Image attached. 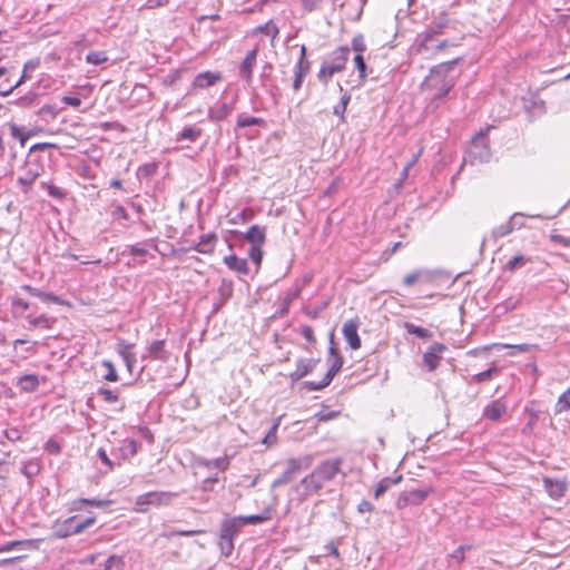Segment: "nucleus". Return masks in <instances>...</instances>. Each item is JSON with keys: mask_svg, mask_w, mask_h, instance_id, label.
Masks as SVG:
<instances>
[{"mask_svg": "<svg viewBox=\"0 0 570 570\" xmlns=\"http://www.w3.org/2000/svg\"><path fill=\"white\" fill-rule=\"evenodd\" d=\"M170 357V353L166 350V343L164 340H156L151 342L147 348V354L142 355V360L151 358L160 362H167Z\"/></svg>", "mask_w": 570, "mask_h": 570, "instance_id": "obj_14", "label": "nucleus"}, {"mask_svg": "<svg viewBox=\"0 0 570 570\" xmlns=\"http://www.w3.org/2000/svg\"><path fill=\"white\" fill-rule=\"evenodd\" d=\"M220 79L222 76L219 72L204 71L195 77L193 87L197 89H205L215 85Z\"/></svg>", "mask_w": 570, "mask_h": 570, "instance_id": "obj_19", "label": "nucleus"}, {"mask_svg": "<svg viewBox=\"0 0 570 570\" xmlns=\"http://www.w3.org/2000/svg\"><path fill=\"white\" fill-rule=\"evenodd\" d=\"M244 238L252 244V246H263L266 240V232L264 227L253 225L249 227Z\"/></svg>", "mask_w": 570, "mask_h": 570, "instance_id": "obj_20", "label": "nucleus"}, {"mask_svg": "<svg viewBox=\"0 0 570 570\" xmlns=\"http://www.w3.org/2000/svg\"><path fill=\"white\" fill-rule=\"evenodd\" d=\"M521 214L519 213H515L512 217H511V220L507 222L505 224L503 225H500L499 227L494 228L493 232H492V236L498 239V238H501V237H504L507 236L508 234H510L513 229H514V219L520 216Z\"/></svg>", "mask_w": 570, "mask_h": 570, "instance_id": "obj_31", "label": "nucleus"}, {"mask_svg": "<svg viewBox=\"0 0 570 570\" xmlns=\"http://www.w3.org/2000/svg\"><path fill=\"white\" fill-rule=\"evenodd\" d=\"M19 386L24 392H33L39 385V379L35 374H26L19 379Z\"/></svg>", "mask_w": 570, "mask_h": 570, "instance_id": "obj_27", "label": "nucleus"}, {"mask_svg": "<svg viewBox=\"0 0 570 570\" xmlns=\"http://www.w3.org/2000/svg\"><path fill=\"white\" fill-rule=\"evenodd\" d=\"M271 518H272L271 511L269 510H265L261 514H252V515L238 517V520L243 524H257V523H262L264 521H267Z\"/></svg>", "mask_w": 570, "mask_h": 570, "instance_id": "obj_33", "label": "nucleus"}, {"mask_svg": "<svg viewBox=\"0 0 570 570\" xmlns=\"http://www.w3.org/2000/svg\"><path fill=\"white\" fill-rule=\"evenodd\" d=\"M352 48L354 51L358 52L360 55L366 50V45H365V41H364V38L362 35H358L353 38Z\"/></svg>", "mask_w": 570, "mask_h": 570, "instance_id": "obj_57", "label": "nucleus"}, {"mask_svg": "<svg viewBox=\"0 0 570 570\" xmlns=\"http://www.w3.org/2000/svg\"><path fill=\"white\" fill-rule=\"evenodd\" d=\"M232 112V107L224 102L217 108H212L208 111V118L213 121H220Z\"/></svg>", "mask_w": 570, "mask_h": 570, "instance_id": "obj_29", "label": "nucleus"}, {"mask_svg": "<svg viewBox=\"0 0 570 570\" xmlns=\"http://www.w3.org/2000/svg\"><path fill=\"white\" fill-rule=\"evenodd\" d=\"M132 346H134L132 344L127 343L124 340L118 342L117 352L122 357V360H126V358L130 357L131 355H134V353L131 352Z\"/></svg>", "mask_w": 570, "mask_h": 570, "instance_id": "obj_48", "label": "nucleus"}, {"mask_svg": "<svg viewBox=\"0 0 570 570\" xmlns=\"http://www.w3.org/2000/svg\"><path fill=\"white\" fill-rule=\"evenodd\" d=\"M434 488L431 485L424 487L422 489L404 491L400 493L396 500V508L399 510H403L409 505H419L423 503L430 494L434 493Z\"/></svg>", "mask_w": 570, "mask_h": 570, "instance_id": "obj_9", "label": "nucleus"}, {"mask_svg": "<svg viewBox=\"0 0 570 570\" xmlns=\"http://www.w3.org/2000/svg\"><path fill=\"white\" fill-rule=\"evenodd\" d=\"M311 68L305 62H296L294 67V80L292 88L294 92L301 90L305 77L309 73Z\"/></svg>", "mask_w": 570, "mask_h": 570, "instance_id": "obj_22", "label": "nucleus"}, {"mask_svg": "<svg viewBox=\"0 0 570 570\" xmlns=\"http://www.w3.org/2000/svg\"><path fill=\"white\" fill-rule=\"evenodd\" d=\"M218 547L223 556L229 557L234 551L233 539L219 537Z\"/></svg>", "mask_w": 570, "mask_h": 570, "instance_id": "obj_46", "label": "nucleus"}, {"mask_svg": "<svg viewBox=\"0 0 570 570\" xmlns=\"http://www.w3.org/2000/svg\"><path fill=\"white\" fill-rule=\"evenodd\" d=\"M502 347L511 350V352L509 353L510 356H513V355H515L518 353H525V352H532V351H538L539 350V345H537V344H527V343H523V344H503Z\"/></svg>", "mask_w": 570, "mask_h": 570, "instance_id": "obj_34", "label": "nucleus"}, {"mask_svg": "<svg viewBox=\"0 0 570 570\" xmlns=\"http://www.w3.org/2000/svg\"><path fill=\"white\" fill-rule=\"evenodd\" d=\"M263 124H264V120L262 118L247 116L245 114L238 115L237 122H236L238 128L261 126Z\"/></svg>", "mask_w": 570, "mask_h": 570, "instance_id": "obj_37", "label": "nucleus"}, {"mask_svg": "<svg viewBox=\"0 0 570 570\" xmlns=\"http://www.w3.org/2000/svg\"><path fill=\"white\" fill-rule=\"evenodd\" d=\"M328 362H331V366L327 370L326 374L324 375V377L322 379L321 382H318V383L313 382V381L304 382V386L308 391H320V390H323L324 387H326L327 385H330L332 380L334 379V376L341 371V368L343 366V362H344L343 357L340 354V352L337 351V348L334 346L333 340H331Z\"/></svg>", "mask_w": 570, "mask_h": 570, "instance_id": "obj_5", "label": "nucleus"}, {"mask_svg": "<svg viewBox=\"0 0 570 570\" xmlns=\"http://www.w3.org/2000/svg\"><path fill=\"white\" fill-rule=\"evenodd\" d=\"M299 333L308 343H315L314 331L309 325H303Z\"/></svg>", "mask_w": 570, "mask_h": 570, "instance_id": "obj_59", "label": "nucleus"}, {"mask_svg": "<svg viewBox=\"0 0 570 570\" xmlns=\"http://www.w3.org/2000/svg\"><path fill=\"white\" fill-rule=\"evenodd\" d=\"M202 464L206 468H215L225 471L229 465V459L227 456H222L214 460H205Z\"/></svg>", "mask_w": 570, "mask_h": 570, "instance_id": "obj_40", "label": "nucleus"}, {"mask_svg": "<svg viewBox=\"0 0 570 570\" xmlns=\"http://www.w3.org/2000/svg\"><path fill=\"white\" fill-rule=\"evenodd\" d=\"M357 328L358 322L356 320L346 321L342 328L344 338L352 350H357L361 347V338L358 336Z\"/></svg>", "mask_w": 570, "mask_h": 570, "instance_id": "obj_15", "label": "nucleus"}, {"mask_svg": "<svg viewBox=\"0 0 570 570\" xmlns=\"http://www.w3.org/2000/svg\"><path fill=\"white\" fill-rule=\"evenodd\" d=\"M340 415L338 411H332L327 407L322 409L320 412L316 413V419L318 422H327L333 419H336Z\"/></svg>", "mask_w": 570, "mask_h": 570, "instance_id": "obj_49", "label": "nucleus"}, {"mask_svg": "<svg viewBox=\"0 0 570 570\" xmlns=\"http://www.w3.org/2000/svg\"><path fill=\"white\" fill-rule=\"evenodd\" d=\"M180 492H170V491H151L144 494H140L136 499V508L135 510L140 513L147 512V505L155 507H167L171 504L173 500L177 498Z\"/></svg>", "mask_w": 570, "mask_h": 570, "instance_id": "obj_6", "label": "nucleus"}, {"mask_svg": "<svg viewBox=\"0 0 570 570\" xmlns=\"http://www.w3.org/2000/svg\"><path fill=\"white\" fill-rule=\"evenodd\" d=\"M348 55L350 49L347 47H340L330 55L326 62L336 73L341 72L345 68Z\"/></svg>", "mask_w": 570, "mask_h": 570, "instance_id": "obj_16", "label": "nucleus"}, {"mask_svg": "<svg viewBox=\"0 0 570 570\" xmlns=\"http://www.w3.org/2000/svg\"><path fill=\"white\" fill-rule=\"evenodd\" d=\"M105 570H124L125 560L124 557L112 554L105 561Z\"/></svg>", "mask_w": 570, "mask_h": 570, "instance_id": "obj_38", "label": "nucleus"}, {"mask_svg": "<svg viewBox=\"0 0 570 570\" xmlns=\"http://www.w3.org/2000/svg\"><path fill=\"white\" fill-rule=\"evenodd\" d=\"M276 431H277V424H274L268 433L265 435L264 440H263V443L266 444V445H272V444H275L276 443Z\"/></svg>", "mask_w": 570, "mask_h": 570, "instance_id": "obj_62", "label": "nucleus"}, {"mask_svg": "<svg viewBox=\"0 0 570 570\" xmlns=\"http://www.w3.org/2000/svg\"><path fill=\"white\" fill-rule=\"evenodd\" d=\"M449 26L450 18L446 12L443 11L435 16L426 29L417 35L419 52L429 51L433 47L434 38L442 35Z\"/></svg>", "mask_w": 570, "mask_h": 570, "instance_id": "obj_4", "label": "nucleus"}, {"mask_svg": "<svg viewBox=\"0 0 570 570\" xmlns=\"http://www.w3.org/2000/svg\"><path fill=\"white\" fill-rule=\"evenodd\" d=\"M217 236L215 234L203 235L195 246V250L202 254H212L215 248Z\"/></svg>", "mask_w": 570, "mask_h": 570, "instance_id": "obj_23", "label": "nucleus"}, {"mask_svg": "<svg viewBox=\"0 0 570 570\" xmlns=\"http://www.w3.org/2000/svg\"><path fill=\"white\" fill-rule=\"evenodd\" d=\"M313 459L311 455L301 458H293L287 460L286 469L281 476L275 479L272 483V488L276 489L283 484H287L294 480V478L303 470H307L312 465Z\"/></svg>", "mask_w": 570, "mask_h": 570, "instance_id": "obj_7", "label": "nucleus"}, {"mask_svg": "<svg viewBox=\"0 0 570 570\" xmlns=\"http://www.w3.org/2000/svg\"><path fill=\"white\" fill-rule=\"evenodd\" d=\"M297 297V293L296 292H292V293H288L284 298H283V302H282V306H281V314H284V313H287L288 308H289V305L292 304V302Z\"/></svg>", "mask_w": 570, "mask_h": 570, "instance_id": "obj_61", "label": "nucleus"}, {"mask_svg": "<svg viewBox=\"0 0 570 570\" xmlns=\"http://www.w3.org/2000/svg\"><path fill=\"white\" fill-rule=\"evenodd\" d=\"M202 136V129L196 126L185 127L177 136V141L187 140L195 142Z\"/></svg>", "mask_w": 570, "mask_h": 570, "instance_id": "obj_28", "label": "nucleus"}, {"mask_svg": "<svg viewBox=\"0 0 570 570\" xmlns=\"http://www.w3.org/2000/svg\"><path fill=\"white\" fill-rule=\"evenodd\" d=\"M431 279H432L431 272H429L426 269H416L413 273L405 275L403 278V283L405 286L410 287L417 281L430 282Z\"/></svg>", "mask_w": 570, "mask_h": 570, "instance_id": "obj_24", "label": "nucleus"}, {"mask_svg": "<svg viewBox=\"0 0 570 570\" xmlns=\"http://www.w3.org/2000/svg\"><path fill=\"white\" fill-rule=\"evenodd\" d=\"M471 549H472V546H469V544L460 546L458 549H455L450 554V557L460 563L465 559V551L471 550Z\"/></svg>", "mask_w": 570, "mask_h": 570, "instance_id": "obj_54", "label": "nucleus"}, {"mask_svg": "<svg viewBox=\"0 0 570 570\" xmlns=\"http://www.w3.org/2000/svg\"><path fill=\"white\" fill-rule=\"evenodd\" d=\"M263 246H252L249 252H248V256L250 257V259L255 263L257 269L259 268L261 264H262V259H263V249H262Z\"/></svg>", "mask_w": 570, "mask_h": 570, "instance_id": "obj_50", "label": "nucleus"}, {"mask_svg": "<svg viewBox=\"0 0 570 570\" xmlns=\"http://www.w3.org/2000/svg\"><path fill=\"white\" fill-rule=\"evenodd\" d=\"M460 61L459 58L441 62L430 69V73L423 80L421 88L423 91L430 92V101L428 108L435 110L441 101L446 98L455 87L459 73L455 72V66Z\"/></svg>", "mask_w": 570, "mask_h": 570, "instance_id": "obj_1", "label": "nucleus"}, {"mask_svg": "<svg viewBox=\"0 0 570 570\" xmlns=\"http://www.w3.org/2000/svg\"><path fill=\"white\" fill-rule=\"evenodd\" d=\"M97 393L108 403H115L118 401V394L109 389L100 387Z\"/></svg>", "mask_w": 570, "mask_h": 570, "instance_id": "obj_55", "label": "nucleus"}, {"mask_svg": "<svg viewBox=\"0 0 570 570\" xmlns=\"http://www.w3.org/2000/svg\"><path fill=\"white\" fill-rule=\"evenodd\" d=\"M403 326L409 334L415 335L420 338L429 340L432 337V332L428 328L417 326L410 322H405Z\"/></svg>", "mask_w": 570, "mask_h": 570, "instance_id": "obj_32", "label": "nucleus"}, {"mask_svg": "<svg viewBox=\"0 0 570 570\" xmlns=\"http://www.w3.org/2000/svg\"><path fill=\"white\" fill-rule=\"evenodd\" d=\"M21 472L23 475L31 479V478L36 476L37 474H39L40 464L36 461H28L22 465Z\"/></svg>", "mask_w": 570, "mask_h": 570, "instance_id": "obj_41", "label": "nucleus"}, {"mask_svg": "<svg viewBox=\"0 0 570 570\" xmlns=\"http://www.w3.org/2000/svg\"><path fill=\"white\" fill-rule=\"evenodd\" d=\"M257 55V48L252 49L239 66V76L246 83H250L253 80V70L256 66Z\"/></svg>", "mask_w": 570, "mask_h": 570, "instance_id": "obj_13", "label": "nucleus"}, {"mask_svg": "<svg viewBox=\"0 0 570 570\" xmlns=\"http://www.w3.org/2000/svg\"><path fill=\"white\" fill-rule=\"evenodd\" d=\"M42 185L47 187L49 195L55 197V198L61 199L66 195L65 191L61 188L57 187V186L46 185L45 183Z\"/></svg>", "mask_w": 570, "mask_h": 570, "instance_id": "obj_63", "label": "nucleus"}, {"mask_svg": "<svg viewBox=\"0 0 570 570\" xmlns=\"http://www.w3.org/2000/svg\"><path fill=\"white\" fill-rule=\"evenodd\" d=\"M336 72L327 65L326 61H324L321 66V69L318 71V80L324 83V85H327L330 79L335 75Z\"/></svg>", "mask_w": 570, "mask_h": 570, "instance_id": "obj_44", "label": "nucleus"}, {"mask_svg": "<svg viewBox=\"0 0 570 570\" xmlns=\"http://www.w3.org/2000/svg\"><path fill=\"white\" fill-rule=\"evenodd\" d=\"M43 173V167L38 161H27V166L23 173L17 178V183L20 186L22 193L27 194L36 179Z\"/></svg>", "mask_w": 570, "mask_h": 570, "instance_id": "obj_10", "label": "nucleus"}, {"mask_svg": "<svg viewBox=\"0 0 570 570\" xmlns=\"http://www.w3.org/2000/svg\"><path fill=\"white\" fill-rule=\"evenodd\" d=\"M505 413H507V404L501 399H497L484 406L482 415L487 420L497 422Z\"/></svg>", "mask_w": 570, "mask_h": 570, "instance_id": "obj_17", "label": "nucleus"}, {"mask_svg": "<svg viewBox=\"0 0 570 570\" xmlns=\"http://www.w3.org/2000/svg\"><path fill=\"white\" fill-rule=\"evenodd\" d=\"M30 324L33 327H42V328H49L50 327L49 320L45 315H40V316L31 318L30 320Z\"/></svg>", "mask_w": 570, "mask_h": 570, "instance_id": "obj_58", "label": "nucleus"}, {"mask_svg": "<svg viewBox=\"0 0 570 570\" xmlns=\"http://www.w3.org/2000/svg\"><path fill=\"white\" fill-rule=\"evenodd\" d=\"M320 362V358H298L296 370L289 374L291 381L293 383L298 382L301 379L312 373Z\"/></svg>", "mask_w": 570, "mask_h": 570, "instance_id": "obj_11", "label": "nucleus"}, {"mask_svg": "<svg viewBox=\"0 0 570 570\" xmlns=\"http://www.w3.org/2000/svg\"><path fill=\"white\" fill-rule=\"evenodd\" d=\"M97 456L100 459L101 463L106 465L107 471H111L115 466V463L109 459L105 449L99 448L97 450Z\"/></svg>", "mask_w": 570, "mask_h": 570, "instance_id": "obj_56", "label": "nucleus"}, {"mask_svg": "<svg viewBox=\"0 0 570 570\" xmlns=\"http://www.w3.org/2000/svg\"><path fill=\"white\" fill-rule=\"evenodd\" d=\"M102 366H105L108 370L107 374L105 375V380L109 382L118 381V374L111 361L104 360Z\"/></svg>", "mask_w": 570, "mask_h": 570, "instance_id": "obj_52", "label": "nucleus"}, {"mask_svg": "<svg viewBox=\"0 0 570 570\" xmlns=\"http://www.w3.org/2000/svg\"><path fill=\"white\" fill-rule=\"evenodd\" d=\"M119 452L122 459L131 458L138 452V443L136 440H126L119 448Z\"/></svg>", "mask_w": 570, "mask_h": 570, "instance_id": "obj_36", "label": "nucleus"}, {"mask_svg": "<svg viewBox=\"0 0 570 570\" xmlns=\"http://www.w3.org/2000/svg\"><path fill=\"white\" fill-rule=\"evenodd\" d=\"M493 126L481 128L471 139L470 146L464 157L465 161L474 164L488 163L492 156L489 145V131Z\"/></svg>", "mask_w": 570, "mask_h": 570, "instance_id": "obj_3", "label": "nucleus"}, {"mask_svg": "<svg viewBox=\"0 0 570 570\" xmlns=\"http://www.w3.org/2000/svg\"><path fill=\"white\" fill-rule=\"evenodd\" d=\"M240 522L238 518L225 520L220 525V535L223 538L234 539V535L238 532V524Z\"/></svg>", "mask_w": 570, "mask_h": 570, "instance_id": "obj_25", "label": "nucleus"}, {"mask_svg": "<svg viewBox=\"0 0 570 570\" xmlns=\"http://www.w3.org/2000/svg\"><path fill=\"white\" fill-rule=\"evenodd\" d=\"M40 299L42 302H52V303L60 304V305L63 304V301L59 296L55 295L53 293L42 292Z\"/></svg>", "mask_w": 570, "mask_h": 570, "instance_id": "obj_64", "label": "nucleus"}, {"mask_svg": "<svg viewBox=\"0 0 570 570\" xmlns=\"http://www.w3.org/2000/svg\"><path fill=\"white\" fill-rule=\"evenodd\" d=\"M354 63H355V67L356 69L358 70V77L361 79V81H365L366 77H367V73H366V63L364 61V58L362 55L357 53L355 57H354Z\"/></svg>", "mask_w": 570, "mask_h": 570, "instance_id": "obj_47", "label": "nucleus"}, {"mask_svg": "<svg viewBox=\"0 0 570 570\" xmlns=\"http://www.w3.org/2000/svg\"><path fill=\"white\" fill-rule=\"evenodd\" d=\"M108 60L107 53L105 51H90L86 56V61L88 63L98 66L105 63Z\"/></svg>", "mask_w": 570, "mask_h": 570, "instance_id": "obj_42", "label": "nucleus"}, {"mask_svg": "<svg viewBox=\"0 0 570 570\" xmlns=\"http://www.w3.org/2000/svg\"><path fill=\"white\" fill-rule=\"evenodd\" d=\"M95 517L80 519L78 515H72L66 519L62 523L56 525L55 534L58 538H67L73 534H78L95 524Z\"/></svg>", "mask_w": 570, "mask_h": 570, "instance_id": "obj_8", "label": "nucleus"}, {"mask_svg": "<svg viewBox=\"0 0 570 570\" xmlns=\"http://www.w3.org/2000/svg\"><path fill=\"white\" fill-rule=\"evenodd\" d=\"M343 460L341 458L330 459L321 462L312 473L304 476L293 490L299 500L317 493L325 482L332 481L340 472Z\"/></svg>", "mask_w": 570, "mask_h": 570, "instance_id": "obj_2", "label": "nucleus"}, {"mask_svg": "<svg viewBox=\"0 0 570 570\" xmlns=\"http://www.w3.org/2000/svg\"><path fill=\"white\" fill-rule=\"evenodd\" d=\"M402 480V475L396 478H384L382 479L375 488L374 497L379 499L382 497L392 485L400 483Z\"/></svg>", "mask_w": 570, "mask_h": 570, "instance_id": "obj_26", "label": "nucleus"}, {"mask_svg": "<svg viewBox=\"0 0 570 570\" xmlns=\"http://www.w3.org/2000/svg\"><path fill=\"white\" fill-rule=\"evenodd\" d=\"M567 411H570V387L558 397L554 406V414H561Z\"/></svg>", "mask_w": 570, "mask_h": 570, "instance_id": "obj_35", "label": "nucleus"}, {"mask_svg": "<svg viewBox=\"0 0 570 570\" xmlns=\"http://www.w3.org/2000/svg\"><path fill=\"white\" fill-rule=\"evenodd\" d=\"M257 30L266 36H269L272 40H274L279 33L278 27L273 23V21H268L265 24L259 26Z\"/></svg>", "mask_w": 570, "mask_h": 570, "instance_id": "obj_45", "label": "nucleus"}, {"mask_svg": "<svg viewBox=\"0 0 570 570\" xmlns=\"http://www.w3.org/2000/svg\"><path fill=\"white\" fill-rule=\"evenodd\" d=\"M224 263L227 267L234 272H237L242 275H247L249 273V268L247 265L246 258H239L235 254L224 257Z\"/></svg>", "mask_w": 570, "mask_h": 570, "instance_id": "obj_21", "label": "nucleus"}, {"mask_svg": "<svg viewBox=\"0 0 570 570\" xmlns=\"http://www.w3.org/2000/svg\"><path fill=\"white\" fill-rule=\"evenodd\" d=\"M126 253H128L131 256L145 257L148 254V250L145 247L140 246L139 244H135V245H127L124 250V254H126Z\"/></svg>", "mask_w": 570, "mask_h": 570, "instance_id": "obj_51", "label": "nucleus"}, {"mask_svg": "<svg viewBox=\"0 0 570 570\" xmlns=\"http://www.w3.org/2000/svg\"><path fill=\"white\" fill-rule=\"evenodd\" d=\"M543 487L548 495L553 500H559L567 492V483L563 480L543 478Z\"/></svg>", "mask_w": 570, "mask_h": 570, "instance_id": "obj_18", "label": "nucleus"}, {"mask_svg": "<svg viewBox=\"0 0 570 570\" xmlns=\"http://www.w3.org/2000/svg\"><path fill=\"white\" fill-rule=\"evenodd\" d=\"M301 1H302V6H303L304 10L312 12V11H316L321 8V3L323 0H301Z\"/></svg>", "mask_w": 570, "mask_h": 570, "instance_id": "obj_60", "label": "nucleus"}, {"mask_svg": "<svg viewBox=\"0 0 570 570\" xmlns=\"http://www.w3.org/2000/svg\"><path fill=\"white\" fill-rule=\"evenodd\" d=\"M446 350V346L441 343H434L423 354V362L429 371H434L442 358V353Z\"/></svg>", "mask_w": 570, "mask_h": 570, "instance_id": "obj_12", "label": "nucleus"}, {"mask_svg": "<svg viewBox=\"0 0 570 570\" xmlns=\"http://www.w3.org/2000/svg\"><path fill=\"white\" fill-rule=\"evenodd\" d=\"M525 262L523 255H517L512 257L505 265V269L509 272H514L517 268L521 267Z\"/></svg>", "mask_w": 570, "mask_h": 570, "instance_id": "obj_53", "label": "nucleus"}, {"mask_svg": "<svg viewBox=\"0 0 570 570\" xmlns=\"http://www.w3.org/2000/svg\"><path fill=\"white\" fill-rule=\"evenodd\" d=\"M9 129L11 132V136L16 139H18L21 144V146H24L26 141L31 136L30 132L26 134L23 130L16 124H9Z\"/></svg>", "mask_w": 570, "mask_h": 570, "instance_id": "obj_43", "label": "nucleus"}, {"mask_svg": "<svg viewBox=\"0 0 570 570\" xmlns=\"http://www.w3.org/2000/svg\"><path fill=\"white\" fill-rule=\"evenodd\" d=\"M338 88H340V91L343 92L338 104H336L334 107H333V114L335 116H340L343 118L345 111H346V108H347V105L351 100V95L348 94L347 90H344L343 87L338 83Z\"/></svg>", "mask_w": 570, "mask_h": 570, "instance_id": "obj_30", "label": "nucleus"}, {"mask_svg": "<svg viewBox=\"0 0 570 570\" xmlns=\"http://www.w3.org/2000/svg\"><path fill=\"white\" fill-rule=\"evenodd\" d=\"M499 372H500L499 367L492 366L483 372L474 374L471 380L474 383H482V382L489 381L490 379H492V376L497 375Z\"/></svg>", "mask_w": 570, "mask_h": 570, "instance_id": "obj_39", "label": "nucleus"}]
</instances>
